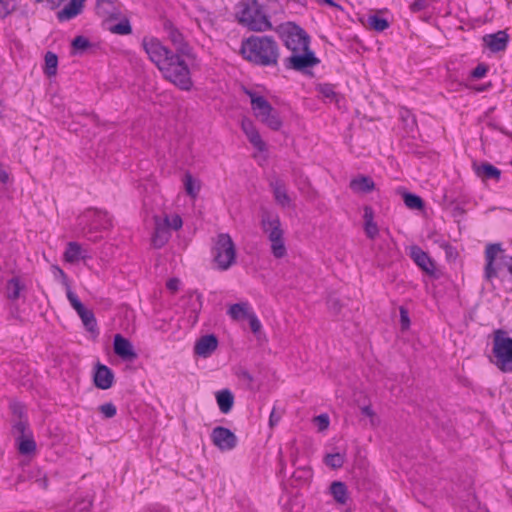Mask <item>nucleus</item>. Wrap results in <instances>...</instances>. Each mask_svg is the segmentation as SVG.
Wrapping results in <instances>:
<instances>
[{
  "mask_svg": "<svg viewBox=\"0 0 512 512\" xmlns=\"http://www.w3.org/2000/svg\"><path fill=\"white\" fill-rule=\"evenodd\" d=\"M163 30L174 51L155 37H145L142 46L165 80L182 91H190L193 80L184 57L194 59L193 49L182 31L172 21L165 20Z\"/></svg>",
  "mask_w": 512,
  "mask_h": 512,
  "instance_id": "1",
  "label": "nucleus"
},
{
  "mask_svg": "<svg viewBox=\"0 0 512 512\" xmlns=\"http://www.w3.org/2000/svg\"><path fill=\"white\" fill-rule=\"evenodd\" d=\"M241 54L248 61L260 66H275L279 48L270 36H250L242 41Z\"/></svg>",
  "mask_w": 512,
  "mask_h": 512,
  "instance_id": "2",
  "label": "nucleus"
},
{
  "mask_svg": "<svg viewBox=\"0 0 512 512\" xmlns=\"http://www.w3.org/2000/svg\"><path fill=\"white\" fill-rule=\"evenodd\" d=\"M236 17L240 24L251 31L264 32L273 28L258 0H240L236 5Z\"/></svg>",
  "mask_w": 512,
  "mask_h": 512,
  "instance_id": "3",
  "label": "nucleus"
},
{
  "mask_svg": "<svg viewBox=\"0 0 512 512\" xmlns=\"http://www.w3.org/2000/svg\"><path fill=\"white\" fill-rule=\"evenodd\" d=\"M276 32L283 40L285 46L291 51V54L303 52L309 48V35L300 26L292 22L279 25L276 28Z\"/></svg>",
  "mask_w": 512,
  "mask_h": 512,
  "instance_id": "4",
  "label": "nucleus"
},
{
  "mask_svg": "<svg viewBox=\"0 0 512 512\" xmlns=\"http://www.w3.org/2000/svg\"><path fill=\"white\" fill-rule=\"evenodd\" d=\"M213 261L219 270H228L236 261V247L227 233L217 235L212 247Z\"/></svg>",
  "mask_w": 512,
  "mask_h": 512,
  "instance_id": "5",
  "label": "nucleus"
},
{
  "mask_svg": "<svg viewBox=\"0 0 512 512\" xmlns=\"http://www.w3.org/2000/svg\"><path fill=\"white\" fill-rule=\"evenodd\" d=\"M505 332L498 330L493 340V354L496 366L504 373L512 372V338L504 337Z\"/></svg>",
  "mask_w": 512,
  "mask_h": 512,
  "instance_id": "6",
  "label": "nucleus"
},
{
  "mask_svg": "<svg viewBox=\"0 0 512 512\" xmlns=\"http://www.w3.org/2000/svg\"><path fill=\"white\" fill-rule=\"evenodd\" d=\"M11 433L17 442V448L20 454L29 455L35 452L36 442L27 420L14 421Z\"/></svg>",
  "mask_w": 512,
  "mask_h": 512,
  "instance_id": "7",
  "label": "nucleus"
},
{
  "mask_svg": "<svg viewBox=\"0 0 512 512\" xmlns=\"http://www.w3.org/2000/svg\"><path fill=\"white\" fill-rule=\"evenodd\" d=\"M320 60L315 56L314 52L309 48L303 52H296L291 54L284 60L286 69L307 72V68L316 66Z\"/></svg>",
  "mask_w": 512,
  "mask_h": 512,
  "instance_id": "8",
  "label": "nucleus"
},
{
  "mask_svg": "<svg viewBox=\"0 0 512 512\" xmlns=\"http://www.w3.org/2000/svg\"><path fill=\"white\" fill-rule=\"evenodd\" d=\"M213 444L222 451L232 450L237 445L236 435L228 428L217 426L212 430Z\"/></svg>",
  "mask_w": 512,
  "mask_h": 512,
  "instance_id": "9",
  "label": "nucleus"
},
{
  "mask_svg": "<svg viewBox=\"0 0 512 512\" xmlns=\"http://www.w3.org/2000/svg\"><path fill=\"white\" fill-rule=\"evenodd\" d=\"M155 228L151 238V243L154 248H162L170 239L171 231L169 230V217L165 216L161 219L158 216L154 217Z\"/></svg>",
  "mask_w": 512,
  "mask_h": 512,
  "instance_id": "10",
  "label": "nucleus"
},
{
  "mask_svg": "<svg viewBox=\"0 0 512 512\" xmlns=\"http://www.w3.org/2000/svg\"><path fill=\"white\" fill-rule=\"evenodd\" d=\"M244 92L249 96L251 102V108L255 116L261 121L263 118L268 116L271 111L274 110L272 105L263 97L258 95L247 88H244Z\"/></svg>",
  "mask_w": 512,
  "mask_h": 512,
  "instance_id": "11",
  "label": "nucleus"
},
{
  "mask_svg": "<svg viewBox=\"0 0 512 512\" xmlns=\"http://www.w3.org/2000/svg\"><path fill=\"white\" fill-rule=\"evenodd\" d=\"M218 347V339L214 334L201 336L194 345V354L202 357H210Z\"/></svg>",
  "mask_w": 512,
  "mask_h": 512,
  "instance_id": "12",
  "label": "nucleus"
},
{
  "mask_svg": "<svg viewBox=\"0 0 512 512\" xmlns=\"http://www.w3.org/2000/svg\"><path fill=\"white\" fill-rule=\"evenodd\" d=\"M93 382L97 388L107 390L113 385L114 373L108 366L97 363L93 375Z\"/></svg>",
  "mask_w": 512,
  "mask_h": 512,
  "instance_id": "13",
  "label": "nucleus"
},
{
  "mask_svg": "<svg viewBox=\"0 0 512 512\" xmlns=\"http://www.w3.org/2000/svg\"><path fill=\"white\" fill-rule=\"evenodd\" d=\"M269 185L272 189L276 203L282 207H289L291 204V198L287 193L285 182L278 177H274L270 180Z\"/></svg>",
  "mask_w": 512,
  "mask_h": 512,
  "instance_id": "14",
  "label": "nucleus"
},
{
  "mask_svg": "<svg viewBox=\"0 0 512 512\" xmlns=\"http://www.w3.org/2000/svg\"><path fill=\"white\" fill-rule=\"evenodd\" d=\"M501 245L498 243L489 244L485 250V278L487 280H491L494 277H497L496 265L495 261L497 259V254L501 252Z\"/></svg>",
  "mask_w": 512,
  "mask_h": 512,
  "instance_id": "15",
  "label": "nucleus"
},
{
  "mask_svg": "<svg viewBox=\"0 0 512 512\" xmlns=\"http://www.w3.org/2000/svg\"><path fill=\"white\" fill-rule=\"evenodd\" d=\"M509 36L505 31H498L493 34H487L483 37L485 46L492 52H500L506 49Z\"/></svg>",
  "mask_w": 512,
  "mask_h": 512,
  "instance_id": "16",
  "label": "nucleus"
},
{
  "mask_svg": "<svg viewBox=\"0 0 512 512\" xmlns=\"http://www.w3.org/2000/svg\"><path fill=\"white\" fill-rule=\"evenodd\" d=\"M260 225L266 235L276 232V230L281 228L279 215L273 211L262 209L260 213Z\"/></svg>",
  "mask_w": 512,
  "mask_h": 512,
  "instance_id": "17",
  "label": "nucleus"
},
{
  "mask_svg": "<svg viewBox=\"0 0 512 512\" xmlns=\"http://www.w3.org/2000/svg\"><path fill=\"white\" fill-rule=\"evenodd\" d=\"M114 352L124 360H134L137 357L131 342L121 334L114 337Z\"/></svg>",
  "mask_w": 512,
  "mask_h": 512,
  "instance_id": "18",
  "label": "nucleus"
},
{
  "mask_svg": "<svg viewBox=\"0 0 512 512\" xmlns=\"http://www.w3.org/2000/svg\"><path fill=\"white\" fill-rule=\"evenodd\" d=\"M410 256L413 261L426 273L432 275L435 271V265L426 252L418 246H412Z\"/></svg>",
  "mask_w": 512,
  "mask_h": 512,
  "instance_id": "19",
  "label": "nucleus"
},
{
  "mask_svg": "<svg viewBox=\"0 0 512 512\" xmlns=\"http://www.w3.org/2000/svg\"><path fill=\"white\" fill-rule=\"evenodd\" d=\"M270 243H271V253L275 258H283L287 249L284 243V231L282 228L276 230L274 233H269L267 235Z\"/></svg>",
  "mask_w": 512,
  "mask_h": 512,
  "instance_id": "20",
  "label": "nucleus"
},
{
  "mask_svg": "<svg viewBox=\"0 0 512 512\" xmlns=\"http://www.w3.org/2000/svg\"><path fill=\"white\" fill-rule=\"evenodd\" d=\"M242 130L249 139L250 143L259 151H264L266 148L265 142L261 139V136L250 120H243L241 124Z\"/></svg>",
  "mask_w": 512,
  "mask_h": 512,
  "instance_id": "21",
  "label": "nucleus"
},
{
  "mask_svg": "<svg viewBox=\"0 0 512 512\" xmlns=\"http://www.w3.org/2000/svg\"><path fill=\"white\" fill-rule=\"evenodd\" d=\"M84 0H70L63 9L57 12L59 21H68L79 15L83 10Z\"/></svg>",
  "mask_w": 512,
  "mask_h": 512,
  "instance_id": "22",
  "label": "nucleus"
},
{
  "mask_svg": "<svg viewBox=\"0 0 512 512\" xmlns=\"http://www.w3.org/2000/svg\"><path fill=\"white\" fill-rule=\"evenodd\" d=\"M349 187L355 193H369L374 190L375 183L369 176L360 175L350 181Z\"/></svg>",
  "mask_w": 512,
  "mask_h": 512,
  "instance_id": "23",
  "label": "nucleus"
},
{
  "mask_svg": "<svg viewBox=\"0 0 512 512\" xmlns=\"http://www.w3.org/2000/svg\"><path fill=\"white\" fill-rule=\"evenodd\" d=\"M85 252L79 243L69 242L64 252V259L69 263H76L80 259L86 258Z\"/></svg>",
  "mask_w": 512,
  "mask_h": 512,
  "instance_id": "24",
  "label": "nucleus"
},
{
  "mask_svg": "<svg viewBox=\"0 0 512 512\" xmlns=\"http://www.w3.org/2000/svg\"><path fill=\"white\" fill-rule=\"evenodd\" d=\"M475 172L477 176L483 180H496L498 181L501 176V171L490 163H482L481 165L475 166Z\"/></svg>",
  "mask_w": 512,
  "mask_h": 512,
  "instance_id": "25",
  "label": "nucleus"
},
{
  "mask_svg": "<svg viewBox=\"0 0 512 512\" xmlns=\"http://www.w3.org/2000/svg\"><path fill=\"white\" fill-rule=\"evenodd\" d=\"M216 400L222 413L227 414L231 411L234 404V395L228 389L216 393Z\"/></svg>",
  "mask_w": 512,
  "mask_h": 512,
  "instance_id": "26",
  "label": "nucleus"
},
{
  "mask_svg": "<svg viewBox=\"0 0 512 512\" xmlns=\"http://www.w3.org/2000/svg\"><path fill=\"white\" fill-rule=\"evenodd\" d=\"M330 493L333 496L334 500L341 505L347 503L348 500V490L347 486L344 482L334 481L330 485Z\"/></svg>",
  "mask_w": 512,
  "mask_h": 512,
  "instance_id": "27",
  "label": "nucleus"
},
{
  "mask_svg": "<svg viewBox=\"0 0 512 512\" xmlns=\"http://www.w3.org/2000/svg\"><path fill=\"white\" fill-rule=\"evenodd\" d=\"M76 312L87 331L91 333L97 332V321L92 310L84 306Z\"/></svg>",
  "mask_w": 512,
  "mask_h": 512,
  "instance_id": "28",
  "label": "nucleus"
},
{
  "mask_svg": "<svg viewBox=\"0 0 512 512\" xmlns=\"http://www.w3.org/2000/svg\"><path fill=\"white\" fill-rule=\"evenodd\" d=\"M497 276L499 274L503 277L507 276L509 282L512 283V256L501 255L496 262Z\"/></svg>",
  "mask_w": 512,
  "mask_h": 512,
  "instance_id": "29",
  "label": "nucleus"
},
{
  "mask_svg": "<svg viewBox=\"0 0 512 512\" xmlns=\"http://www.w3.org/2000/svg\"><path fill=\"white\" fill-rule=\"evenodd\" d=\"M250 313L251 312H249V304L247 302L233 304L230 306L227 312V314L233 320H241L247 318Z\"/></svg>",
  "mask_w": 512,
  "mask_h": 512,
  "instance_id": "30",
  "label": "nucleus"
},
{
  "mask_svg": "<svg viewBox=\"0 0 512 512\" xmlns=\"http://www.w3.org/2000/svg\"><path fill=\"white\" fill-rule=\"evenodd\" d=\"M58 57L55 53L48 51L45 54L44 73L48 76H55L57 73Z\"/></svg>",
  "mask_w": 512,
  "mask_h": 512,
  "instance_id": "31",
  "label": "nucleus"
},
{
  "mask_svg": "<svg viewBox=\"0 0 512 512\" xmlns=\"http://www.w3.org/2000/svg\"><path fill=\"white\" fill-rule=\"evenodd\" d=\"M184 186L186 193L192 198H195L200 191V183L190 173L185 174Z\"/></svg>",
  "mask_w": 512,
  "mask_h": 512,
  "instance_id": "32",
  "label": "nucleus"
},
{
  "mask_svg": "<svg viewBox=\"0 0 512 512\" xmlns=\"http://www.w3.org/2000/svg\"><path fill=\"white\" fill-rule=\"evenodd\" d=\"M22 288L18 278L14 277L10 279L6 285L7 297L11 300L18 299Z\"/></svg>",
  "mask_w": 512,
  "mask_h": 512,
  "instance_id": "33",
  "label": "nucleus"
},
{
  "mask_svg": "<svg viewBox=\"0 0 512 512\" xmlns=\"http://www.w3.org/2000/svg\"><path fill=\"white\" fill-rule=\"evenodd\" d=\"M405 205L413 210H420L424 207V201L422 198L413 193H405L403 195Z\"/></svg>",
  "mask_w": 512,
  "mask_h": 512,
  "instance_id": "34",
  "label": "nucleus"
},
{
  "mask_svg": "<svg viewBox=\"0 0 512 512\" xmlns=\"http://www.w3.org/2000/svg\"><path fill=\"white\" fill-rule=\"evenodd\" d=\"M261 122L274 131H278L282 127V120L275 109L271 111L268 116L263 118Z\"/></svg>",
  "mask_w": 512,
  "mask_h": 512,
  "instance_id": "35",
  "label": "nucleus"
},
{
  "mask_svg": "<svg viewBox=\"0 0 512 512\" xmlns=\"http://www.w3.org/2000/svg\"><path fill=\"white\" fill-rule=\"evenodd\" d=\"M109 30L118 35H128L132 32V27L128 19L121 20L118 24H115L109 28Z\"/></svg>",
  "mask_w": 512,
  "mask_h": 512,
  "instance_id": "36",
  "label": "nucleus"
},
{
  "mask_svg": "<svg viewBox=\"0 0 512 512\" xmlns=\"http://www.w3.org/2000/svg\"><path fill=\"white\" fill-rule=\"evenodd\" d=\"M368 23L375 31L378 32H382L389 27L387 19L381 18L377 15L369 16Z\"/></svg>",
  "mask_w": 512,
  "mask_h": 512,
  "instance_id": "37",
  "label": "nucleus"
},
{
  "mask_svg": "<svg viewBox=\"0 0 512 512\" xmlns=\"http://www.w3.org/2000/svg\"><path fill=\"white\" fill-rule=\"evenodd\" d=\"M20 0H0V18H5L13 12Z\"/></svg>",
  "mask_w": 512,
  "mask_h": 512,
  "instance_id": "38",
  "label": "nucleus"
},
{
  "mask_svg": "<svg viewBox=\"0 0 512 512\" xmlns=\"http://www.w3.org/2000/svg\"><path fill=\"white\" fill-rule=\"evenodd\" d=\"M325 464L333 469L341 468L344 464V456L340 453L327 454Z\"/></svg>",
  "mask_w": 512,
  "mask_h": 512,
  "instance_id": "39",
  "label": "nucleus"
},
{
  "mask_svg": "<svg viewBox=\"0 0 512 512\" xmlns=\"http://www.w3.org/2000/svg\"><path fill=\"white\" fill-rule=\"evenodd\" d=\"M72 47L78 52H84L91 47V42L84 36H77L72 41Z\"/></svg>",
  "mask_w": 512,
  "mask_h": 512,
  "instance_id": "40",
  "label": "nucleus"
},
{
  "mask_svg": "<svg viewBox=\"0 0 512 512\" xmlns=\"http://www.w3.org/2000/svg\"><path fill=\"white\" fill-rule=\"evenodd\" d=\"M92 506L90 498L77 499L73 504V512H89Z\"/></svg>",
  "mask_w": 512,
  "mask_h": 512,
  "instance_id": "41",
  "label": "nucleus"
},
{
  "mask_svg": "<svg viewBox=\"0 0 512 512\" xmlns=\"http://www.w3.org/2000/svg\"><path fill=\"white\" fill-rule=\"evenodd\" d=\"M317 91L326 99L333 100L336 98L334 86L331 84H320L317 87Z\"/></svg>",
  "mask_w": 512,
  "mask_h": 512,
  "instance_id": "42",
  "label": "nucleus"
},
{
  "mask_svg": "<svg viewBox=\"0 0 512 512\" xmlns=\"http://www.w3.org/2000/svg\"><path fill=\"white\" fill-rule=\"evenodd\" d=\"M99 411L104 415L105 418H112L116 415V406L109 402L99 406Z\"/></svg>",
  "mask_w": 512,
  "mask_h": 512,
  "instance_id": "43",
  "label": "nucleus"
},
{
  "mask_svg": "<svg viewBox=\"0 0 512 512\" xmlns=\"http://www.w3.org/2000/svg\"><path fill=\"white\" fill-rule=\"evenodd\" d=\"M67 288V298L71 304V306L76 310L78 311L79 309H81L82 307H84L83 303L79 300L78 296L70 289V286L69 287H66Z\"/></svg>",
  "mask_w": 512,
  "mask_h": 512,
  "instance_id": "44",
  "label": "nucleus"
},
{
  "mask_svg": "<svg viewBox=\"0 0 512 512\" xmlns=\"http://www.w3.org/2000/svg\"><path fill=\"white\" fill-rule=\"evenodd\" d=\"M314 423L319 431H324L329 427V416L327 414H320L314 418Z\"/></svg>",
  "mask_w": 512,
  "mask_h": 512,
  "instance_id": "45",
  "label": "nucleus"
},
{
  "mask_svg": "<svg viewBox=\"0 0 512 512\" xmlns=\"http://www.w3.org/2000/svg\"><path fill=\"white\" fill-rule=\"evenodd\" d=\"M364 230L367 237L370 239H374L379 233L378 226L375 222L365 223Z\"/></svg>",
  "mask_w": 512,
  "mask_h": 512,
  "instance_id": "46",
  "label": "nucleus"
},
{
  "mask_svg": "<svg viewBox=\"0 0 512 512\" xmlns=\"http://www.w3.org/2000/svg\"><path fill=\"white\" fill-rule=\"evenodd\" d=\"M247 319L249 320V325L252 332L255 334L258 333L262 326L257 316L253 312H251L248 315Z\"/></svg>",
  "mask_w": 512,
  "mask_h": 512,
  "instance_id": "47",
  "label": "nucleus"
},
{
  "mask_svg": "<svg viewBox=\"0 0 512 512\" xmlns=\"http://www.w3.org/2000/svg\"><path fill=\"white\" fill-rule=\"evenodd\" d=\"M11 410H12L13 415L18 417V419L16 421L27 420L25 418L24 407L22 404H20V403L11 404Z\"/></svg>",
  "mask_w": 512,
  "mask_h": 512,
  "instance_id": "48",
  "label": "nucleus"
},
{
  "mask_svg": "<svg viewBox=\"0 0 512 512\" xmlns=\"http://www.w3.org/2000/svg\"><path fill=\"white\" fill-rule=\"evenodd\" d=\"M400 323L403 330H406L410 326L409 314L406 308L400 307Z\"/></svg>",
  "mask_w": 512,
  "mask_h": 512,
  "instance_id": "49",
  "label": "nucleus"
},
{
  "mask_svg": "<svg viewBox=\"0 0 512 512\" xmlns=\"http://www.w3.org/2000/svg\"><path fill=\"white\" fill-rule=\"evenodd\" d=\"M488 67L485 64L477 65L471 72V76L475 79H480L486 75Z\"/></svg>",
  "mask_w": 512,
  "mask_h": 512,
  "instance_id": "50",
  "label": "nucleus"
},
{
  "mask_svg": "<svg viewBox=\"0 0 512 512\" xmlns=\"http://www.w3.org/2000/svg\"><path fill=\"white\" fill-rule=\"evenodd\" d=\"M283 415L282 411L277 410L275 407L272 409L269 417V426L274 427L277 425Z\"/></svg>",
  "mask_w": 512,
  "mask_h": 512,
  "instance_id": "51",
  "label": "nucleus"
},
{
  "mask_svg": "<svg viewBox=\"0 0 512 512\" xmlns=\"http://www.w3.org/2000/svg\"><path fill=\"white\" fill-rule=\"evenodd\" d=\"M429 0H415L411 5L410 9L413 12H419L427 8Z\"/></svg>",
  "mask_w": 512,
  "mask_h": 512,
  "instance_id": "52",
  "label": "nucleus"
},
{
  "mask_svg": "<svg viewBox=\"0 0 512 512\" xmlns=\"http://www.w3.org/2000/svg\"><path fill=\"white\" fill-rule=\"evenodd\" d=\"M183 225L182 218L179 215H174L171 219L169 218V230H179Z\"/></svg>",
  "mask_w": 512,
  "mask_h": 512,
  "instance_id": "53",
  "label": "nucleus"
},
{
  "mask_svg": "<svg viewBox=\"0 0 512 512\" xmlns=\"http://www.w3.org/2000/svg\"><path fill=\"white\" fill-rule=\"evenodd\" d=\"M328 306H329V309L334 313V314H338L341 310V305H340V302L338 299L336 298H330L328 300Z\"/></svg>",
  "mask_w": 512,
  "mask_h": 512,
  "instance_id": "54",
  "label": "nucleus"
},
{
  "mask_svg": "<svg viewBox=\"0 0 512 512\" xmlns=\"http://www.w3.org/2000/svg\"><path fill=\"white\" fill-rule=\"evenodd\" d=\"M365 223L374 222V212L370 206L364 207V215H363Z\"/></svg>",
  "mask_w": 512,
  "mask_h": 512,
  "instance_id": "55",
  "label": "nucleus"
},
{
  "mask_svg": "<svg viewBox=\"0 0 512 512\" xmlns=\"http://www.w3.org/2000/svg\"><path fill=\"white\" fill-rule=\"evenodd\" d=\"M361 412L363 415L367 416L371 420V424L375 425V413L373 412L370 406H364L361 408Z\"/></svg>",
  "mask_w": 512,
  "mask_h": 512,
  "instance_id": "56",
  "label": "nucleus"
},
{
  "mask_svg": "<svg viewBox=\"0 0 512 512\" xmlns=\"http://www.w3.org/2000/svg\"><path fill=\"white\" fill-rule=\"evenodd\" d=\"M179 284H180V281L179 279L177 278H171L167 281L166 283V287L171 291V292H176L179 288Z\"/></svg>",
  "mask_w": 512,
  "mask_h": 512,
  "instance_id": "57",
  "label": "nucleus"
},
{
  "mask_svg": "<svg viewBox=\"0 0 512 512\" xmlns=\"http://www.w3.org/2000/svg\"><path fill=\"white\" fill-rule=\"evenodd\" d=\"M36 483L38 484L39 487H41L42 489H47L48 487V480L46 477H42V478H39L36 480Z\"/></svg>",
  "mask_w": 512,
  "mask_h": 512,
  "instance_id": "58",
  "label": "nucleus"
},
{
  "mask_svg": "<svg viewBox=\"0 0 512 512\" xmlns=\"http://www.w3.org/2000/svg\"><path fill=\"white\" fill-rule=\"evenodd\" d=\"M58 270V273H59V276H61L62 278V283L66 286V287H69V281H68V278L66 276V274L64 273V271L60 268H57Z\"/></svg>",
  "mask_w": 512,
  "mask_h": 512,
  "instance_id": "59",
  "label": "nucleus"
},
{
  "mask_svg": "<svg viewBox=\"0 0 512 512\" xmlns=\"http://www.w3.org/2000/svg\"><path fill=\"white\" fill-rule=\"evenodd\" d=\"M442 247L445 249L447 256H452L454 248L450 244L444 242Z\"/></svg>",
  "mask_w": 512,
  "mask_h": 512,
  "instance_id": "60",
  "label": "nucleus"
},
{
  "mask_svg": "<svg viewBox=\"0 0 512 512\" xmlns=\"http://www.w3.org/2000/svg\"><path fill=\"white\" fill-rule=\"evenodd\" d=\"M0 180L5 183L8 180V174L5 171L0 172Z\"/></svg>",
  "mask_w": 512,
  "mask_h": 512,
  "instance_id": "61",
  "label": "nucleus"
},
{
  "mask_svg": "<svg viewBox=\"0 0 512 512\" xmlns=\"http://www.w3.org/2000/svg\"><path fill=\"white\" fill-rule=\"evenodd\" d=\"M326 4H328L329 6H332V7H336V8H340V5H338L337 3H335L333 0H323Z\"/></svg>",
  "mask_w": 512,
  "mask_h": 512,
  "instance_id": "62",
  "label": "nucleus"
},
{
  "mask_svg": "<svg viewBox=\"0 0 512 512\" xmlns=\"http://www.w3.org/2000/svg\"><path fill=\"white\" fill-rule=\"evenodd\" d=\"M119 15H120V12H112L111 13L112 18H117Z\"/></svg>",
  "mask_w": 512,
  "mask_h": 512,
  "instance_id": "63",
  "label": "nucleus"
},
{
  "mask_svg": "<svg viewBox=\"0 0 512 512\" xmlns=\"http://www.w3.org/2000/svg\"><path fill=\"white\" fill-rule=\"evenodd\" d=\"M243 375H244V377H245V378H247V379H249V380H251V379H252V378H251V376H250V374H249V373H247V372H245Z\"/></svg>",
  "mask_w": 512,
  "mask_h": 512,
  "instance_id": "64",
  "label": "nucleus"
}]
</instances>
